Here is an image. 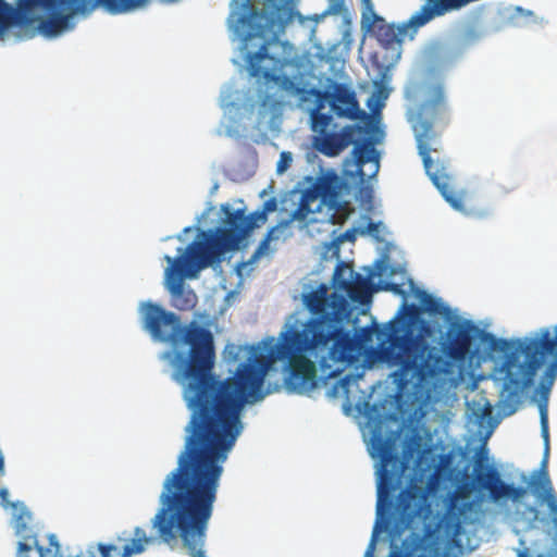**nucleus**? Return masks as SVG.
I'll use <instances>...</instances> for the list:
<instances>
[{
	"mask_svg": "<svg viewBox=\"0 0 557 557\" xmlns=\"http://www.w3.org/2000/svg\"><path fill=\"white\" fill-rule=\"evenodd\" d=\"M470 3L469 0H426L407 23L398 26L387 24L384 18L374 15L371 30L382 47L393 49L399 47L407 36L412 38L418 28L433 18L459 11Z\"/></svg>",
	"mask_w": 557,
	"mask_h": 557,
	"instance_id": "1a4fd4ad",
	"label": "nucleus"
},
{
	"mask_svg": "<svg viewBox=\"0 0 557 557\" xmlns=\"http://www.w3.org/2000/svg\"><path fill=\"white\" fill-rule=\"evenodd\" d=\"M293 2L294 0H262L263 8L259 10L252 0H243V12H232L230 22L233 33L242 41L240 49L246 52L249 75L278 83L283 90L306 102L309 88L289 76L277 75L293 60V46L280 39L293 18Z\"/></svg>",
	"mask_w": 557,
	"mask_h": 557,
	"instance_id": "f03ea898",
	"label": "nucleus"
},
{
	"mask_svg": "<svg viewBox=\"0 0 557 557\" xmlns=\"http://www.w3.org/2000/svg\"><path fill=\"white\" fill-rule=\"evenodd\" d=\"M344 238L352 239L354 238V230H349L344 234Z\"/></svg>",
	"mask_w": 557,
	"mask_h": 557,
	"instance_id": "473e14b6",
	"label": "nucleus"
},
{
	"mask_svg": "<svg viewBox=\"0 0 557 557\" xmlns=\"http://www.w3.org/2000/svg\"><path fill=\"white\" fill-rule=\"evenodd\" d=\"M478 332L479 329L470 320H462L450 324L441 344L443 352L441 356L448 361V369H450L451 363L463 364L472 357L473 341L476 337ZM447 373H449V370L437 379L432 380L426 386L411 391L413 393H418L423 389H430Z\"/></svg>",
	"mask_w": 557,
	"mask_h": 557,
	"instance_id": "9b49d317",
	"label": "nucleus"
},
{
	"mask_svg": "<svg viewBox=\"0 0 557 557\" xmlns=\"http://www.w3.org/2000/svg\"><path fill=\"white\" fill-rule=\"evenodd\" d=\"M387 557H405V556H404V554L397 547H395L394 549H392L389 552Z\"/></svg>",
	"mask_w": 557,
	"mask_h": 557,
	"instance_id": "2f4dec72",
	"label": "nucleus"
},
{
	"mask_svg": "<svg viewBox=\"0 0 557 557\" xmlns=\"http://www.w3.org/2000/svg\"><path fill=\"white\" fill-rule=\"evenodd\" d=\"M473 476L475 485L481 491H486L490 498L498 503L503 499L520 500L528 493L525 487L505 483L498 470L487 465V449L480 447L474 456Z\"/></svg>",
	"mask_w": 557,
	"mask_h": 557,
	"instance_id": "f8f14e48",
	"label": "nucleus"
},
{
	"mask_svg": "<svg viewBox=\"0 0 557 557\" xmlns=\"http://www.w3.org/2000/svg\"><path fill=\"white\" fill-rule=\"evenodd\" d=\"M343 3H344V0H337V5H338V7H342V5H343Z\"/></svg>",
	"mask_w": 557,
	"mask_h": 557,
	"instance_id": "f704fd0d",
	"label": "nucleus"
},
{
	"mask_svg": "<svg viewBox=\"0 0 557 557\" xmlns=\"http://www.w3.org/2000/svg\"><path fill=\"white\" fill-rule=\"evenodd\" d=\"M352 140V127H344L341 133H324L312 138V147L326 157L338 156Z\"/></svg>",
	"mask_w": 557,
	"mask_h": 557,
	"instance_id": "f3484780",
	"label": "nucleus"
},
{
	"mask_svg": "<svg viewBox=\"0 0 557 557\" xmlns=\"http://www.w3.org/2000/svg\"><path fill=\"white\" fill-rule=\"evenodd\" d=\"M330 90L309 88L307 92L308 101L311 97H314V107L310 110V114L323 113L322 110L325 108V103H330Z\"/></svg>",
	"mask_w": 557,
	"mask_h": 557,
	"instance_id": "4be33fe9",
	"label": "nucleus"
},
{
	"mask_svg": "<svg viewBox=\"0 0 557 557\" xmlns=\"http://www.w3.org/2000/svg\"><path fill=\"white\" fill-rule=\"evenodd\" d=\"M511 21L517 26H528L541 23L542 18L531 10L523 9L522 7H516L511 14Z\"/></svg>",
	"mask_w": 557,
	"mask_h": 557,
	"instance_id": "aec40b11",
	"label": "nucleus"
},
{
	"mask_svg": "<svg viewBox=\"0 0 557 557\" xmlns=\"http://www.w3.org/2000/svg\"><path fill=\"white\" fill-rule=\"evenodd\" d=\"M352 156L361 181L376 175L380 169L379 154L370 139L356 144Z\"/></svg>",
	"mask_w": 557,
	"mask_h": 557,
	"instance_id": "a211bd4d",
	"label": "nucleus"
},
{
	"mask_svg": "<svg viewBox=\"0 0 557 557\" xmlns=\"http://www.w3.org/2000/svg\"><path fill=\"white\" fill-rule=\"evenodd\" d=\"M304 304L312 315L281 332L277 339L227 346L234 360L242 351L245 360L224 380L213 373L215 348L208 329L195 321L182 325L178 315L160 305H143V325L153 339L188 346L187 354L169 349L159 355L172 368L191 417L177 467L163 482L162 507L153 518H212L223 463L243 431L242 410L265 397L264 380L276 361L285 363L286 389L308 394L318 386L317 364L325 376L334 377L357 359L358 344L343 327L346 299L329 295L321 284L304 296Z\"/></svg>",
	"mask_w": 557,
	"mask_h": 557,
	"instance_id": "f257e3e1",
	"label": "nucleus"
},
{
	"mask_svg": "<svg viewBox=\"0 0 557 557\" xmlns=\"http://www.w3.org/2000/svg\"><path fill=\"white\" fill-rule=\"evenodd\" d=\"M332 115L327 113L310 114V126L317 135L329 133L327 129L332 123Z\"/></svg>",
	"mask_w": 557,
	"mask_h": 557,
	"instance_id": "5701e85b",
	"label": "nucleus"
},
{
	"mask_svg": "<svg viewBox=\"0 0 557 557\" xmlns=\"http://www.w3.org/2000/svg\"><path fill=\"white\" fill-rule=\"evenodd\" d=\"M398 434L399 431H396L384 437L381 425L377 424L372 429L370 440L372 457L380 458L377 516L382 517L394 507V521L388 530L392 540L400 539L406 530L422 522L430 511L426 490L413 480L399 492L393 504L392 496L401 485L407 469V462L395 451Z\"/></svg>",
	"mask_w": 557,
	"mask_h": 557,
	"instance_id": "20e7f679",
	"label": "nucleus"
},
{
	"mask_svg": "<svg viewBox=\"0 0 557 557\" xmlns=\"http://www.w3.org/2000/svg\"><path fill=\"white\" fill-rule=\"evenodd\" d=\"M421 308L414 304H403L399 315L389 322L387 341L388 347L384 354L386 358L398 366L394 373V381L400 392L417 389L426 386L432 380L446 373L449 367L435 347L419 336H414L411 325L418 320Z\"/></svg>",
	"mask_w": 557,
	"mask_h": 557,
	"instance_id": "39448f33",
	"label": "nucleus"
},
{
	"mask_svg": "<svg viewBox=\"0 0 557 557\" xmlns=\"http://www.w3.org/2000/svg\"><path fill=\"white\" fill-rule=\"evenodd\" d=\"M8 496H9V492L7 488L2 487L0 488V504L2 507L4 508H9V507H12V508H17V506H20V512L17 515H15L14 517V523L16 522V518L23 512V510L29 512L25 506L23 504H18V503H10L9 499H8ZM30 516V513H28ZM30 519V517L28 518ZM29 520H27L28 522Z\"/></svg>",
	"mask_w": 557,
	"mask_h": 557,
	"instance_id": "393cba45",
	"label": "nucleus"
},
{
	"mask_svg": "<svg viewBox=\"0 0 557 557\" xmlns=\"http://www.w3.org/2000/svg\"><path fill=\"white\" fill-rule=\"evenodd\" d=\"M330 94V106L337 117L349 120L360 117L362 111L359 108L356 92L348 85L333 83Z\"/></svg>",
	"mask_w": 557,
	"mask_h": 557,
	"instance_id": "ddd939ff",
	"label": "nucleus"
},
{
	"mask_svg": "<svg viewBox=\"0 0 557 557\" xmlns=\"http://www.w3.org/2000/svg\"><path fill=\"white\" fill-rule=\"evenodd\" d=\"M376 228H377V226H376V224H375V223L370 222V223L368 224V231H369V232H374V231H376Z\"/></svg>",
	"mask_w": 557,
	"mask_h": 557,
	"instance_id": "72a5a7b5",
	"label": "nucleus"
},
{
	"mask_svg": "<svg viewBox=\"0 0 557 557\" xmlns=\"http://www.w3.org/2000/svg\"><path fill=\"white\" fill-rule=\"evenodd\" d=\"M277 209L274 197L269 198L262 207L248 215L244 209L231 210L230 205L221 206L226 218V226L216 227L214 231H201L198 237L186 248L185 255L172 258L165 256L169 267L165 269L166 288L172 296V305L181 310L188 311L197 305V295L193 289L184 287V278H195L198 273L222 260L225 252L236 250L240 243L255 228L268 221V214Z\"/></svg>",
	"mask_w": 557,
	"mask_h": 557,
	"instance_id": "7ed1b4c3",
	"label": "nucleus"
},
{
	"mask_svg": "<svg viewBox=\"0 0 557 557\" xmlns=\"http://www.w3.org/2000/svg\"><path fill=\"white\" fill-rule=\"evenodd\" d=\"M417 296L420 300L423 311L430 314H440L447 315L449 313V308L445 306L441 299L433 297L431 294L425 290L419 289Z\"/></svg>",
	"mask_w": 557,
	"mask_h": 557,
	"instance_id": "6ab92c4d",
	"label": "nucleus"
},
{
	"mask_svg": "<svg viewBox=\"0 0 557 557\" xmlns=\"http://www.w3.org/2000/svg\"><path fill=\"white\" fill-rule=\"evenodd\" d=\"M292 156L289 152H282L280 161L277 162L276 171L283 173L290 164Z\"/></svg>",
	"mask_w": 557,
	"mask_h": 557,
	"instance_id": "bb28decb",
	"label": "nucleus"
},
{
	"mask_svg": "<svg viewBox=\"0 0 557 557\" xmlns=\"http://www.w3.org/2000/svg\"><path fill=\"white\" fill-rule=\"evenodd\" d=\"M362 4H363V8H364L363 15H366L367 13H371V14H373V16L375 15L374 12H373L372 0H362Z\"/></svg>",
	"mask_w": 557,
	"mask_h": 557,
	"instance_id": "c756f323",
	"label": "nucleus"
},
{
	"mask_svg": "<svg viewBox=\"0 0 557 557\" xmlns=\"http://www.w3.org/2000/svg\"><path fill=\"white\" fill-rule=\"evenodd\" d=\"M36 21L34 15L23 9L21 0H17L16 7L8 3L5 0H0V39H3L13 27L26 34Z\"/></svg>",
	"mask_w": 557,
	"mask_h": 557,
	"instance_id": "4468645a",
	"label": "nucleus"
},
{
	"mask_svg": "<svg viewBox=\"0 0 557 557\" xmlns=\"http://www.w3.org/2000/svg\"><path fill=\"white\" fill-rule=\"evenodd\" d=\"M384 289L392 290L394 293H403V290L400 289L399 285L394 284V283H387L385 285Z\"/></svg>",
	"mask_w": 557,
	"mask_h": 557,
	"instance_id": "7c9ffc66",
	"label": "nucleus"
},
{
	"mask_svg": "<svg viewBox=\"0 0 557 557\" xmlns=\"http://www.w3.org/2000/svg\"><path fill=\"white\" fill-rule=\"evenodd\" d=\"M510 352L504 362L502 408L511 414L518 409L523 392L531 387L547 356H557V324L541 327L530 335L507 343Z\"/></svg>",
	"mask_w": 557,
	"mask_h": 557,
	"instance_id": "423d86ee",
	"label": "nucleus"
},
{
	"mask_svg": "<svg viewBox=\"0 0 557 557\" xmlns=\"http://www.w3.org/2000/svg\"><path fill=\"white\" fill-rule=\"evenodd\" d=\"M377 527H379V522H376V524H375L371 542H370V544H369V546H368L363 557H374L373 554H374L376 535H377Z\"/></svg>",
	"mask_w": 557,
	"mask_h": 557,
	"instance_id": "c85d7f7f",
	"label": "nucleus"
},
{
	"mask_svg": "<svg viewBox=\"0 0 557 557\" xmlns=\"http://www.w3.org/2000/svg\"><path fill=\"white\" fill-rule=\"evenodd\" d=\"M156 541L157 539L148 535L141 527H135L132 532L124 530L115 537V544L120 545L119 557L140 555Z\"/></svg>",
	"mask_w": 557,
	"mask_h": 557,
	"instance_id": "dca6fc26",
	"label": "nucleus"
},
{
	"mask_svg": "<svg viewBox=\"0 0 557 557\" xmlns=\"http://www.w3.org/2000/svg\"><path fill=\"white\" fill-rule=\"evenodd\" d=\"M345 189L347 184L334 170L322 173L311 186L301 191L297 208L283 225L287 226L294 221L305 225L318 223L321 220L315 215L323 206L327 208L330 223L343 224L354 212L351 203L343 199Z\"/></svg>",
	"mask_w": 557,
	"mask_h": 557,
	"instance_id": "6e6552de",
	"label": "nucleus"
},
{
	"mask_svg": "<svg viewBox=\"0 0 557 557\" xmlns=\"http://www.w3.org/2000/svg\"><path fill=\"white\" fill-rule=\"evenodd\" d=\"M442 528L445 535L451 542H456L461 533V522L455 515H446L442 520Z\"/></svg>",
	"mask_w": 557,
	"mask_h": 557,
	"instance_id": "412c9836",
	"label": "nucleus"
},
{
	"mask_svg": "<svg viewBox=\"0 0 557 557\" xmlns=\"http://www.w3.org/2000/svg\"><path fill=\"white\" fill-rule=\"evenodd\" d=\"M95 549L100 553V557H112L113 555L119 557L120 545L115 544V542L113 544L99 543L95 546Z\"/></svg>",
	"mask_w": 557,
	"mask_h": 557,
	"instance_id": "a878e982",
	"label": "nucleus"
},
{
	"mask_svg": "<svg viewBox=\"0 0 557 557\" xmlns=\"http://www.w3.org/2000/svg\"><path fill=\"white\" fill-rule=\"evenodd\" d=\"M276 230H277V226H274L271 230H269V232L267 233L265 237L263 238V240L261 242V244L258 248V252H260L262 249L267 248L269 243L276 238L275 237Z\"/></svg>",
	"mask_w": 557,
	"mask_h": 557,
	"instance_id": "cd10ccee",
	"label": "nucleus"
},
{
	"mask_svg": "<svg viewBox=\"0 0 557 557\" xmlns=\"http://www.w3.org/2000/svg\"><path fill=\"white\" fill-rule=\"evenodd\" d=\"M446 112L443 90L437 89L434 97L422 104L416 122L412 125L417 148L422 158L423 166L432 183L444 199L456 210L465 209L463 195L455 191L453 176L447 160L441 156L443 145L440 133L433 127L434 121Z\"/></svg>",
	"mask_w": 557,
	"mask_h": 557,
	"instance_id": "0eeeda50",
	"label": "nucleus"
},
{
	"mask_svg": "<svg viewBox=\"0 0 557 557\" xmlns=\"http://www.w3.org/2000/svg\"><path fill=\"white\" fill-rule=\"evenodd\" d=\"M333 283L336 289L345 292L354 300L360 299L369 289L368 280L344 263L336 268Z\"/></svg>",
	"mask_w": 557,
	"mask_h": 557,
	"instance_id": "2eb2a0df",
	"label": "nucleus"
},
{
	"mask_svg": "<svg viewBox=\"0 0 557 557\" xmlns=\"http://www.w3.org/2000/svg\"><path fill=\"white\" fill-rule=\"evenodd\" d=\"M359 379V375H345L334 386V394H339L342 396H345L346 398H349L350 386L352 384H357Z\"/></svg>",
	"mask_w": 557,
	"mask_h": 557,
	"instance_id": "b1692460",
	"label": "nucleus"
},
{
	"mask_svg": "<svg viewBox=\"0 0 557 557\" xmlns=\"http://www.w3.org/2000/svg\"><path fill=\"white\" fill-rule=\"evenodd\" d=\"M546 362H548V364L536 388V394L539 395L537 406L540 411L541 434L545 443V459L542 463L540 476L533 479L530 485L534 493L543 491L540 496L546 502L552 520L557 524V495L546 470V457L549 450L548 399L557 379V356H547L545 363Z\"/></svg>",
	"mask_w": 557,
	"mask_h": 557,
	"instance_id": "9d476101",
	"label": "nucleus"
},
{
	"mask_svg": "<svg viewBox=\"0 0 557 557\" xmlns=\"http://www.w3.org/2000/svg\"><path fill=\"white\" fill-rule=\"evenodd\" d=\"M520 557H525V556L523 554H521Z\"/></svg>",
	"mask_w": 557,
	"mask_h": 557,
	"instance_id": "c9c22d12",
	"label": "nucleus"
}]
</instances>
